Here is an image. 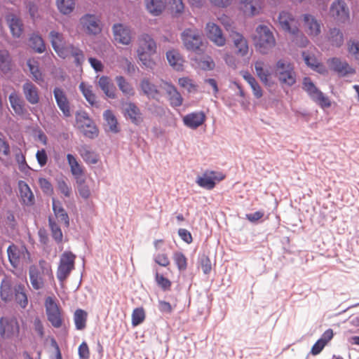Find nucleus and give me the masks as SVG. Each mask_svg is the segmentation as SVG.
Returning <instances> with one entry per match:
<instances>
[{
    "label": "nucleus",
    "mask_w": 359,
    "mask_h": 359,
    "mask_svg": "<svg viewBox=\"0 0 359 359\" xmlns=\"http://www.w3.org/2000/svg\"><path fill=\"white\" fill-rule=\"evenodd\" d=\"M29 278L34 290L43 289L48 280H53V273L50 262L40 259L36 264L29 267Z\"/></svg>",
    "instance_id": "nucleus-1"
},
{
    "label": "nucleus",
    "mask_w": 359,
    "mask_h": 359,
    "mask_svg": "<svg viewBox=\"0 0 359 359\" xmlns=\"http://www.w3.org/2000/svg\"><path fill=\"white\" fill-rule=\"evenodd\" d=\"M137 54L142 66L152 69L156 63L152 58L156 53L157 46L154 39L147 34H143L138 38Z\"/></svg>",
    "instance_id": "nucleus-2"
},
{
    "label": "nucleus",
    "mask_w": 359,
    "mask_h": 359,
    "mask_svg": "<svg viewBox=\"0 0 359 359\" xmlns=\"http://www.w3.org/2000/svg\"><path fill=\"white\" fill-rule=\"evenodd\" d=\"M253 41L256 50L262 55L270 53L276 45L273 32L264 25L257 27Z\"/></svg>",
    "instance_id": "nucleus-3"
},
{
    "label": "nucleus",
    "mask_w": 359,
    "mask_h": 359,
    "mask_svg": "<svg viewBox=\"0 0 359 359\" xmlns=\"http://www.w3.org/2000/svg\"><path fill=\"white\" fill-rule=\"evenodd\" d=\"M48 320L55 328H60L64 322L63 311L56 299L48 297L44 303Z\"/></svg>",
    "instance_id": "nucleus-4"
},
{
    "label": "nucleus",
    "mask_w": 359,
    "mask_h": 359,
    "mask_svg": "<svg viewBox=\"0 0 359 359\" xmlns=\"http://www.w3.org/2000/svg\"><path fill=\"white\" fill-rule=\"evenodd\" d=\"M275 74L282 84L292 86L296 83V73L294 67L285 60L281 59L276 62Z\"/></svg>",
    "instance_id": "nucleus-5"
},
{
    "label": "nucleus",
    "mask_w": 359,
    "mask_h": 359,
    "mask_svg": "<svg viewBox=\"0 0 359 359\" xmlns=\"http://www.w3.org/2000/svg\"><path fill=\"white\" fill-rule=\"evenodd\" d=\"M7 253L9 262L15 269L20 268L31 262L30 253L25 245L12 244L8 246Z\"/></svg>",
    "instance_id": "nucleus-6"
},
{
    "label": "nucleus",
    "mask_w": 359,
    "mask_h": 359,
    "mask_svg": "<svg viewBox=\"0 0 359 359\" xmlns=\"http://www.w3.org/2000/svg\"><path fill=\"white\" fill-rule=\"evenodd\" d=\"M79 24L81 29L88 36H97L102 29L100 18L94 14L83 15L79 20Z\"/></svg>",
    "instance_id": "nucleus-7"
},
{
    "label": "nucleus",
    "mask_w": 359,
    "mask_h": 359,
    "mask_svg": "<svg viewBox=\"0 0 359 359\" xmlns=\"http://www.w3.org/2000/svg\"><path fill=\"white\" fill-rule=\"evenodd\" d=\"M181 38L184 46L187 50L192 51L201 50L203 46L201 32L196 28L185 29L182 33Z\"/></svg>",
    "instance_id": "nucleus-8"
},
{
    "label": "nucleus",
    "mask_w": 359,
    "mask_h": 359,
    "mask_svg": "<svg viewBox=\"0 0 359 359\" xmlns=\"http://www.w3.org/2000/svg\"><path fill=\"white\" fill-rule=\"evenodd\" d=\"M76 256L71 252H65L60 257L57 269V278L62 283L69 277L72 271L74 269Z\"/></svg>",
    "instance_id": "nucleus-9"
},
{
    "label": "nucleus",
    "mask_w": 359,
    "mask_h": 359,
    "mask_svg": "<svg viewBox=\"0 0 359 359\" xmlns=\"http://www.w3.org/2000/svg\"><path fill=\"white\" fill-rule=\"evenodd\" d=\"M303 89L309 95L311 98L322 108L330 107L331 102L329 98L316 88L310 78L305 77L304 79Z\"/></svg>",
    "instance_id": "nucleus-10"
},
{
    "label": "nucleus",
    "mask_w": 359,
    "mask_h": 359,
    "mask_svg": "<svg viewBox=\"0 0 359 359\" xmlns=\"http://www.w3.org/2000/svg\"><path fill=\"white\" fill-rule=\"evenodd\" d=\"M20 326L14 317H1L0 318V335L4 339H13L19 334Z\"/></svg>",
    "instance_id": "nucleus-11"
},
{
    "label": "nucleus",
    "mask_w": 359,
    "mask_h": 359,
    "mask_svg": "<svg viewBox=\"0 0 359 359\" xmlns=\"http://www.w3.org/2000/svg\"><path fill=\"white\" fill-rule=\"evenodd\" d=\"M76 121L86 137L92 139L97 136L98 130L86 113H77Z\"/></svg>",
    "instance_id": "nucleus-12"
},
{
    "label": "nucleus",
    "mask_w": 359,
    "mask_h": 359,
    "mask_svg": "<svg viewBox=\"0 0 359 359\" xmlns=\"http://www.w3.org/2000/svg\"><path fill=\"white\" fill-rule=\"evenodd\" d=\"M225 178V175L212 170H206L202 176L198 177L196 183L201 187L211 190L215 187L216 182H220Z\"/></svg>",
    "instance_id": "nucleus-13"
},
{
    "label": "nucleus",
    "mask_w": 359,
    "mask_h": 359,
    "mask_svg": "<svg viewBox=\"0 0 359 359\" xmlns=\"http://www.w3.org/2000/svg\"><path fill=\"white\" fill-rule=\"evenodd\" d=\"M264 7V0H239V10L247 17L260 14Z\"/></svg>",
    "instance_id": "nucleus-14"
},
{
    "label": "nucleus",
    "mask_w": 359,
    "mask_h": 359,
    "mask_svg": "<svg viewBox=\"0 0 359 359\" xmlns=\"http://www.w3.org/2000/svg\"><path fill=\"white\" fill-rule=\"evenodd\" d=\"M278 22L281 29L289 34H297L299 31L297 20L289 12L280 13Z\"/></svg>",
    "instance_id": "nucleus-15"
},
{
    "label": "nucleus",
    "mask_w": 359,
    "mask_h": 359,
    "mask_svg": "<svg viewBox=\"0 0 359 359\" xmlns=\"http://www.w3.org/2000/svg\"><path fill=\"white\" fill-rule=\"evenodd\" d=\"M114 40L123 45H129L132 40V33L129 27L121 23L112 27Z\"/></svg>",
    "instance_id": "nucleus-16"
},
{
    "label": "nucleus",
    "mask_w": 359,
    "mask_h": 359,
    "mask_svg": "<svg viewBox=\"0 0 359 359\" xmlns=\"http://www.w3.org/2000/svg\"><path fill=\"white\" fill-rule=\"evenodd\" d=\"M208 38L217 46H223L226 43V39L220 27L214 22H208L205 26Z\"/></svg>",
    "instance_id": "nucleus-17"
},
{
    "label": "nucleus",
    "mask_w": 359,
    "mask_h": 359,
    "mask_svg": "<svg viewBox=\"0 0 359 359\" xmlns=\"http://www.w3.org/2000/svg\"><path fill=\"white\" fill-rule=\"evenodd\" d=\"M230 38L236 48V54L241 57L248 55L249 53V45L247 39L239 32H232Z\"/></svg>",
    "instance_id": "nucleus-18"
},
{
    "label": "nucleus",
    "mask_w": 359,
    "mask_h": 359,
    "mask_svg": "<svg viewBox=\"0 0 359 359\" xmlns=\"http://www.w3.org/2000/svg\"><path fill=\"white\" fill-rule=\"evenodd\" d=\"M162 88L165 91L171 107H178L182 104L183 97L175 86L168 82H163Z\"/></svg>",
    "instance_id": "nucleus-19"
},
{
    "label": "nucleus",
    "mask_w": 359,
    "mask_h": 359,
    "mask_svg": "<svg viewBox=\"0 0 359 359\" xmlns=\"http://www.w3.org/2000/svg\"><path fill=\"white\" fill-rule=\"evenodd\" d=\"M19 197L21 203L26 206H32L35 203L34 195L29 186L22 180L18 183Z\"/></svg>",
    "instance_id": "nucleus-20"
},
{
    "label": "nucleus",
    "mask_w": 359,
    "mask_h": 359,
    "mask_svg": "<svg viewBox=\"0 0 359 359\" xmlns=\"http://www.w3.org/2000/svg\"><path fill=\"white\" fill-rule=\"evenodd\" d=\"M123 110L124 116L135 125H140L143 121V115L140 108L134 102H126Z\"/></svg>",
    "instance_id": "nucleus-21"
},
{
    "label": "nucleus",
    "mask_w": 359,
    "mask_h": 359,
    "mask_svg": "<svg viewBox=\"0 0 359 359\" xmlns=\"http://www.w3.org/2000/svg\"><path fill=\"white\" fill-rule=\"evenodd\" d=\"M65 56H60L61 58L66 59L73 57L74 62L76 66H81L85 61V55L83 51L73 44H69L64 49Z\"/></svg>",
    "instance_id": "nucleus-22"
},
{
    "label": "nucleus",
    "mask_w": 359,
    "mask_h": 359,
    "mask_svg": "<svg viewBox=\"0 0 359 359\" xmlns=\"http://www.w3.org/2000/svg\"><path fill=\"white\" fill-rule=\"evenodd\" d=\"M53 94L60 109L62 111L63 114L68 117L71 116L70 106L67 95L65 91L60 88H55Z\"/></svg>",
    "instance_id": "nucleus-23"
},
{
    "label": "nucleus",
    "mask_w": 359,
    "mask_h": 359,
    "mask_svg": "<svg viewBox=\"0 0 359 359\" xmlns=\"http://www.w3.org/2000/svg\"><path fill=\"white\" fill-rule=\"evenodd\" d=\"M205 118V115L203 111L192 112L183 117V122L188 128L196 129L203 124Z\"/></svg>",
    "instance_id": "nucleus-24"
},
{
    "label": "nucleus",
    "mask_w": 359,
    "mask_h": 359,
    "mask_svg": "<svg viewBox=\"0 0 359 359\" xmlns=\"http://www.w3.org/2000/svg\"><path fill=\"white\" fill-rule=\"evenodd\" d=\"M49 39L51 43L52 47L57 54L58 56H65L64 49L65 46V38L62 33L57 31H51L49 34Z\"/></svg>",
    "instance_id": "nucleus-25"
},
{
    "label": "nucleus",
    "mask_w": 359,
    "mask_h": 359,
    "mask_svg": "<svg viewBox=\"0 0 359 359\" xmlns=\"http://www.w3.org/2000/svg\"><path fill=\"white\" fill-rule=\"evenodd\" d=\"M6 20L12 35L14 37H20L23 32V23L21 19L13 13H9L6 15Z\"/></svg>",
    "instance_id": "nucleus-26"
},
{
    "label": "nucleus",
    "mask_w": 359,
    "mask_h": 359,
    "mask_svg": "<svg viewBox=\"0 0 359 359\" xmlns=\"http://www.w3.org/2000/svg\"><path fill=\"white\" fill-rule=\"evenodd\" d=\"M305 32L311 36H316L320 33V25L316 19L309 14L303 16Z\"/></svg>",
    "instance_id": "nucleus-27"
},
{
    "label": "nucleus",
    "mask_w": 359,
    "mask_h": 359,
    "mask_svg": "<svg viewBox=\"0 0 359 359\" xmlns=\"http://www.w3.org/2000/svg\"><path fill=\"white\" fill-rule=\"evenodd\" d=\"M140 87L144 95L147 96L149 98L158 100L161 95L158 87L149 79H142L140 81Z\"/></svg>",
    "instance_id": "nucleus-28"
},
{
    "label": "nucleus",
    "mask_w": 359,
    "mask_h": 359,
    "mask_svg": "<svg viewBox=\"0 0 359 359\" xmlns=\"http://www.w3.org/2000/svg\"><path fill=\"white\" fill-rule=\"evenodd\" d=\"M22 90L26 100L32 104L39 102V93L37 87L30 81H27L22 86Z\"/></svg>",
    "instance_id": "nucleus-29"
},
{
    "label": "nucleus",
    "mask_w": 359,
    "mask_h": 359,
    "mask_svg": "<svg viewBox=\"0 0 359 359\" xmlns=\"http://www.w3.org/2000/svg\"><path fill=\"white\" fill-rule=\"evenodd\" d=\"M67 161L70 168L72 175L75 177L76 182L84 175V168L79 163L76 158L71 154H67Z\"/></svg>",
    "instance_id": "nucleus-30"
},
{
    "label": "nucleus",
    "mask_w": 359,
    "mask_h": 359,
    "mask_svg": "<svg viewBox=\"0 0 359 359\" xmlns=\"http://www.w3.org/2000/svg\"><path fill=\"white\" fill-rule=\"evenodd\" d=\"M333 335V331L331 329L327 330L321 337L313 344L311 350V353L313 355L319 354L325 345L332 339Z\"/></svg>",
    "instance_id": "nucleus-31"
},
{
    "label": "nucleus",
    "mask_w": 359,
    "mask_h": 359,
    "mask_svg": "<svg viewBox=\"0 0 359 359\" xmlns=\"http://www.w3.org/2000/svg\"><path fill=\"white\" fill-rule=\"evenodd\" d=\"M8 99L12 109L17 115L22 116L27 113L24 102L16 92L11 93Z\"/></svg>",
    "instance_id": "nucleus-32"
},
{
    "label": "nucleus",
    "mask_w": 359,
    "mask_h": 359,
    "mask_svg": "<svg viewBox=\"0 0 359 359\" xmlns=\"http://www.w3.org/2000/svg\"><path fill=\"white\" fill-rule=\"evenodd\" d=\"M98 85L108 97L111 99L116 97V88L109 77L102 76L99 79Z\"/></svg>",
    "instance_id": "nucleus-33"
},
{
    "label": "nucleus",
    "mask_w": 359,
    "mask_h": 359,
    "mask_svg": "<svg viewBox=\"0 0 359 359\" xmlns=\"http://www.w3.org/2000/svg\"><path fill=\"white\" fill-rule=\"evenodd\" d=\"M166 57L170 65L175 69L177 71L183 69L184 60L178 51L175 50H169L166 53Z\"/></svg>",
    "instance_id": "nucleus-34"
},
{
    "label": "nucleus",
    "mask_w": 359,
    "mask_h": 359,
    "mask_svg": "<svg viewBox=\"0 0 359 359\" xmlns=\"http://www.w3.org/2000/svg\"><path fill=\"white\" fill-rule=\"evenodd\" d=\"M147 11L153 15H159L165 8L166 0H145Z\"/></svg>",
    "instance_id": "nucleus-35"
},
{
    "label": "nucleus",
    "mask_w": 359,
    "mask_h": 359,
    "mask_svg": "<svg viewBox=\"0 0 359 359\" xmlns=\"http://www.w3.org/2000/svg\"><path fill=\"white\" fill-rule=\"evenodd\" d=\"M13 67L12 58L7 50H0V72L4 74L9 73Z\"/></svg>",
    "instance_id": "nucleus-36"
},
{
    "label": "nucleus",
    "mask_w": 359,
    "mask_h": 359,
    "mask_svg": "<svg viewBox=\"0 0 359 359\" xmlns=\"http://www.w3.org/2000/svg\"><path fill=\"white\" fill-rule=\"evenodd\" d=\"M119 90L128 97H133L135 91L132 84L130 83L123 76H117L115 79Z\"/></svg>",
    "instance_id": "nucleus-37"
},
{
    "label": "nucleus",
    "mask_w": 359,
    "mask_h": 359,
    "mask_svg": "<svg viewBox=\"0 0 359 359\" xmlns=\"http://www.w3.org/2000/svg\"><path fill=\"white\" fill-rule=\"evenodd\" d=\"M15 299L17 304L22 309L28 305V298L25 292V287L22 284L16 285L14 287Z\"/></svg>",
    "instance_id": "nucleus-38"
},
{
    "label": "nucleus",
    "mask_w": 359,
    "mask_h": 359,
    "mask_svg": "<svg viewBox=\"0 0 359 359\" xmlns=\"http://www.w3.org/2000/svg\"><path fill=\"white\" fill-rule=\"evenodd\" d=\"M78 151L83 161L88 164H95L98 161L97 154L87 145L81 146Z\"/></svg>",
    "instance_id": "nucleus-39"
},
{
    "label": "nucleus",
    "mask_w": 359,
    "mask_h": 359,
    "mask_svg": "<svg viewBox=\"0 0 359 359\" xmlns=\"http://www.w3.org/2000/svg\"><path fill=\"white\" fill-rule=\"evenodd\" d=\"M27 65L29 67L32 79L37 83L43 82V76L39 69V62L34 58H30L27 61Z\"/></svg>",
    "instance_id": "nucleus-40"
},
{
    "label": "nucleus",
    "mask_w": 359,
    "mask_h": 359,
    "mask_svg": "<svg viewBox=\"0 0 359 359\" xmlns=\"http://www.w3.org/2000/svg\"><path fill=\"white\" fill-rule=\"evenodd\" d=\"M53 209L59 223L69 224V217L59 201L53 198Z\"/></svg>",
    "instance_id": "nucleus-41"
},
{
    "label": "nucleus",
    "mask_w": 359,
    "mask_h": 359,
    "mask_svg": "<svg viewBox=\"0 0 359 359\" xmlns=\"http://www.w3.org/2000/svg\"><path fill=\"white\" fill-rule=\"evenodd\" d=\"M0 297L4 302H8L13 299V291L10 280H2L0 285Z\"/></svg>",
    "instance_id": "nucleus-42"
},
{
    "label": "nucleus",
    "mask_w": 359,
    "mask_h": 359,
    "mask_svg": "<svg viewBox=\"0 0 359 359\" xmlns=\"http://www.w3.org/2000/svg\"><path fill=\"white\" fill-rule=\"evenodd\" d=\"M88 318V313L81 309H78L74 313V321L75 327L79 330H82L86 327V322Z\"/></svg>",
    "instance_id": "nucleus-43"
},
{
    "label": "nucleus",
    "mask_w": 359,
    "mask_h": 359,
    "mask_svg": "<svg viewBox=\"0 0 359 359\" xmlns=\"http://www.w3.org/2000/svg\"><path fill=\"white\" fill-rule=\"evenodd\" d=\"M79 89L85 97L86 100L91 106L97 107L96 96L93 93L91 86L87 85L84 82H81L79 85Z\"/></svg>",
    "instance_id": "nucleus-44"
},
{
    "label": "nucleus",
    "mask_w": 359,
    "mask_h": 359,
    "mask_svg": "<svg viewBox=\"0 0 359 359\" xmlns=\"http://www.w3.org/2000/svg\"><path fill=\"white\" fill-rule=\"evenodd\" d=\"M104 118L109 127V130L114 133L119 131L117 119L111 110L107 109L103 114Z\"/></svg>",
    "instance_id": "nucleus-45"
},
{
    "label": "nucleus",
    "mask_w": 359,
    "mask_h": 359,
    "mask_svg": "<svg viewBox=\"0 0 359 359\" xmlns=\"http://www.w3.org/2000/svg\"><path fill=\"white\" fill-rule=\"evenodd\" d=\"M58 11L64 14H70L75 8V0H56Z\"/></svg>",
    "instance_id": "nucleus-46"
},
{
    "label": "nucleus",
    "mask_w": 359,
    "mask_h": 359,
    "mask_svg": "<svg viewBox=\"0 0 359 359\" xmlns=\"http://www.w3.org/2000/svg\"><path fill=\"white\" fill-rule=\"evenodd\" d=\"M264 66V63L262 61H257L255 64V68L257 76L264 83L267 84L270 76V72L268 69H265Z\"/></svg>",
    "instance_id": "nucleus-47"
},
{
    "label": "nucleus",
    "mask_w": 359,
    "mask_h": 359,
    "mask_svg": "<svg viewBox=\"0 0 359 359\" xmlns=\"http://www.w3.org/2000/svg\"><path fill=\"white\" fill-rule=\"evenodd\" d=\"M30 46L38 53H43L46 50V46L41 36L33 34L29 38Z\"/></svg>",
    "instance_id": "nucleus-48"
},
{
    "label": "nucleus",
    "mask_w": 359,
    "mask_h": 359,
    "mask_svg": "<svg viewBox=\"0 0 359 359\" xmlns=\"http://www.w3.org/2000/svg\"><path fill=\"white\" fill-rule=\"evenodd\" d=\"M178 84L182 88L186 89L188 93H196L198 90V86L189 77H182L178 79Z\"/></svg>",
    "instance_id": "nucleus-49"
},
{
    "label": "nucleus",
    "mask_w": 359,
    "mask_h": 359,
    "mask_svg": "<svg viewBox=\"0 0 359 359\" xmlns=\"http://www.w3.org/2000/svg\"><path fill=\"white\" fill-rule=\"evenodd\" d=\"M338 23H345L349 20V11L344 1L338 0Z\"/></svg>",
    "instance_id": "nucleus-50"
},
{
    "label": "nucleus",
    "mask_w": 359,
    "mask_h": 359,
    "mask_svg": "<svg viewBox=\"0 0 359 359\" xmlns=\"http://www.w3.org/2000/svg\"><path fill=\"white\" fill-rule=\"evenodd\" d=\"M146 314L142 307L136 308L132 313V325L136 327L145 320Z\"/></svg>",
    "instance_id": "nucleus-51"
},
{
    "label": "nucleus",
    "mask_w": 359,
    "mask_h": 359,
    "mask_svg": "<svg viewBox=\"0 0 359 359\" xmlns=\"http://www.w3.org/2000/svg\"><path fill=\"white\" fill-rule=\"evenodd\" d=\"M57 189L65 197L67 198H69L72 194L71 187L63 179L57 180Z\"/></svg>",
    "instance_id": "nucleus-52"
},
{
    "label": "nucleus",
    "mask_w": 359,
    "mask_h": 359,
    "mask_svg": "<svg viewBox=\"0 0 359 359\" xmlns=\"http://www.w3.org/2000/svg\"><path fill=\"white\" fill-rule=\"evenodd\" d=\"M77 184V189L79 195L84 199H88L90 196V191L88 185L84 183V180L79 179Z\"/></svg>",
    "instance_id": "nucleus-53"
},
{
    "label": "nucleus",
    "mask_w": 359,
    "mask_h": 359,
    "mask_svg": "<svg viewBox=\"0 0 359 359\" xmlns=\"http://www.w3.org/2000/svg\"><path fill=\"white\" fill-rule=\"evenodd\" d=\"M15 158L20 171L25 172L27 169H29V167L26 162L25 156L20 149H18V152L15 153Z\"/></svg>",
    "instance_id": "nucleus-54"
},
{
    "label": "nucleus",
    "mask_w": 359,
    "mask_h": 359,
    "mask_svg": "<svg viewBox=\"0 0 359 359\" xmlns=\"http://www.w3.org/2000/svg\"><path fill=\"white\" fill-rule=\"evenodd\" d=\"M355 71L348 63L338 62V76H344L355 74Z\"/></svg>",
    "instance_id": "nucleus-55"
},
{
    "label": "nucleus",
    "mask_w": 359,
    "mask_h": 359,
    "mask_svg": "<svg viewBox=\"0 0 359 359\" xmlns=\"http://www.w3.org/2000/svg\"><path fill=\"white\" fill-rule=\"evenodd\" d=\"M292 36V41L299 47H306L309 43L307 38L299 29L297 34H290Z\"/></svg>",
    "instance_id": "nucleus-56"
},
{
    "label": "nucleus",
    "mask_w": 359,
    "mask_h": 359,
    "mask_svg": "<svg viewBox=\"0 0 359 359\" xmlns=\"http://www.w3.org/2000/svg\"><path fill=\"white\" fill-rule=\"evenodd\" d=\"M39 184L42 191L47 195L53 194V188L50 181L44 177L39 179Z\"/></svg>",
    "instance_id": "nucleus-57"
},
{
    "label": "nucleus",
    "mask_w": 359,
    "mask_h": 359,
    "mask_svg": "<svg viewBox=\"0 0 359 359\" xmlns=\"http://www.w3.org/2000/svg\"><path fill=\"white\" fill-rule=\"evenodd\" d=\"M174 261L180 271L185 270L187 266V260L186 257L182 252H176L174 255Z\"/></svg>",
    "instance_id": "nucleus-58"
},
{
    "label": "nucleus",
    "mask_w": 359,
    "mask_h": 359,
    "mask_svg": "<svg viewBox=\"0 0 359 359\" xmlns=\"http://www.w3.org/2000/svg\"><path fill=\"white\" fill-rule=\"evenodd\" d=\"M348 53L355 59L359 60V41L350 40L348 43Z\"/></svg>",
    "instance_id": "nucleus-59"
},
{
    "label": "nucleus",
    "mask_w": 359,
    "mask_h": 359,
    "mask_svg": "<svg viewBox=\"0 0 359 359\" xmlns=\"http://www.w3.org/2000/svg\"><path fill=\"white\" fill-rule=\"evenodd\" d=\"M155 279L158 286H160L163 290H170L171 287V282L168 278H165L163 275H160L158 273H156Z\"/></svg>",
    "instance_id": "nucleus-60"
},
{
    "label": "nucleus",
    "mask_w": 359,
    "mask_h": 359,
    "mask_svg": "<svg viewBox=\"0 0 359 359\" xmlns=\"http://www.w3.org/2000/svg\"><path fill=\"white\" fill-rule=\"evenodd\" d=\"M0 154L6 158H8L11 155V149L8 142L1 137H0Z\"/></svg>",
    "instance_id": "nucleus-61"
},
{
    "label": "nucleus",
    "mask_w": 359,
    "mask_h": 359,
    "mask_svg": "<svg viewBox=\"0 0 359 359\" xmlns=\"http://www.w3.org/2000/svg\"><path fill=\"white\" fill-rule=\"evenodd\" d=\"M201 266L204 273L208 274L212 269V264L210 258L203 255L201 259Z\"/></svg>",
    "instance_id": "nucleus-62"
},
{
    "label": "nucleus",
    "mask_w": 359,
    "mask_h": 359,
    "mask_svg": "<svg viewBox=\"0 0 359 359\" xmlns=\"http://www.w3.org/2000/svg\"><path fill=\"white\" fill-rule=\"evenodd\" d=\"M199 67L204 70H211L215 67L214 61L210 57H207L198 62Z\"/></svg>",
    "instance_id": "nucleus-63"
},
{
    "label": "nucleus",
    "mask_w": 359,
    "mask_h": 359,
    "mask_svg": "<svg viewBox=\"0 0 359 359\" xmlns=\"http://www.w3.org/2000/svg\"><path fill=\"white\" fill-rule=\"evenodd\" d=\"M78 351L80 359H89L90 351L88 344L85 341L80 344Z\"/></svg>",
    "instance_id": "nucleus-64"
}]
</instances>
